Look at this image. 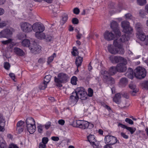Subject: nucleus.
I'll return each mask as SVG.
<instances>
[{"label": "nucleus", "mask_w": 148, "mask_h": 148, "mask_svg": "<svg viewBox=\"0 0 148 148\" xmlns=\"http://www.w3.org/2000/svg\"><path fill=\"white\" fill-rule=\"evenodd\" d=\"M110 27L112 29L116 36H119L121 32L119 29V25L117 22L113 21L110 24Z\"/></svg>", "instance_id": "9"}, {"label": "nucleus", "mask_w": 148, "mask_h": 148, "mask_svg": "<svg viewBox=\"0 0 148 148\" xmlns=\"http://www.w3.org/2000/svg\"><path fill=\"white\" fill-rule=\"evenodd\" d=\"M21 27L23 32L27 33L31 32L33 29V25L27 22L22 23L21 24Z\"/></svg>", "instance_id": "7"}, {"label": "nucleus", "mask_w": 148, "mask_h": 148, "mask_svg": "<svg viewBox=\"0 0 148 148\" xmlns=\"http://www.w3.org/2000/svg\"><path fill=\"white\" fill-rule=\"evenodd\" d=\"M21 43L22 45L24 47H29L31 46L29 45L30 44V42L29 40L28 39H25L24 40L22 41Z\"/></svg>", "instance_id": "32"}, {"label": "nucleus", "mask_w": 148, "mask_h": 148, "mask_svg": "<svg viewBox=\"0 0 148 148\" xmlns=\"http://www.w3.org/2000/svg\"><path fill=\"white\" fill-rule=\"evenodd\" d=\"M104 38L107 40H113L115 37V35L111 32L107 31L104 33Z\"/></svg>", "instance_id": "14"}, {"label": "nucleus", "mask_w": 148, "mask_h": 148, "mask_svg": "<svg viewBox=\"0 0 148 148\" xmlns=\"http://www.w3.org/2000/svg\"><path fill=\"white\" fill-rule=\"evenodd\" d=\"M83 121L80 120H77L74 121L73 123V126L80 128L81 125Z\"/></svg>", "instance_id": "27"}, {"label": "nucleus", "mask_w": 148, "mask_h": 148, "mask_svg": "<svg viewBox=\"0 0 148 148\" xmlns=\"http://www.w3.org/2000/svg\"><path fill=\"white\" fill-rule=\"evenodd\" d=\"M26 125H35V122L33 118L31 117H28L26 120Z\"/></svg>", "instance_id": "26"}, {"label": "nucleus", "mask_w": 148, "mask_h": 148, "mask_svg": "<svg viewBox=\"0 0 148 148\" xmlns=\"http://www.w3.org/2000/svg\"><path fill=\"white\" fill-rule=\"evenodd\" d=\"M45 62V59L44 58H40L38 60V62L40 63H43Z\"/></svg>", "instance_id": "64"}, {"label": "nucleus", "mask_w": 148, "mask_h": 148, "mask_svg": "<svg viewBox=\"0 0 148 148\" xmlns=\"http://www.w3.org/2000/svg\"><path fill=\"white\" fill-rule=\"evenodd\" d=\"M127 64V61H124V62L117 64L116 66L117 71L120 72H125L127 69L126 65Z\"/></svg>", "instance_id": "13"}, {"label": "nucleus", "mask_w": 148, "mask_h": 148, "mask_svg": "<svg viewBox=\"0 0 148 148\" xmlns=\"http://www.w3.org/2000/svg\"><path fill=\"white\" fill-rule=\"evenodd\" d=\"M69 78L68 75L64 73H59L57 77H54V81L56 83V85L58 87H61L62 86L61 83H66L67 82V79Z\"/></svg>", "instance_id": "2"}, {"label": "nucleus", "mask_w": 148, "mask_h": 148, "mask_svg": "<svg viewBox=\"0 0 148 148\" xmlns=\"http://www.w3.org/2000/svg\"><path fill=\"white\" fill-rule=\"evenodd\" d=\"M104 139L105 142L110 145L115 144L118 141L116 137L112 136H106Z\"/></svg>", "instance_id": "11"}, {"label": "nucleus", "mask_w": 148, "mask_h": 148, "mask_svg": "<svg viewBox=\"0 0 148 148\" xmlns=\"http://www.w3.org/2000/svg\"><path fill=\"white\" fill-rule=\"evenodd\" d=\"M93 127L94 125L93 124L90 123L87 121H83L80 128L85 129L89 128L90 129L92 128Z\"/></svg>", "instance_id": "15"}, {"label": "nucleus", "mask_w": 148, "mask_h": 148, "mask_svg": "<svg viewBox=\"0 0 148 148\" xmlns=\"http://www.w3.org/2000/svg\"><path fill=\"white\" fill-rule=\"evenodd\" d=\"M44 39H45L47 41L50 42L53 40V38L50 35H47Z\"/></svg>", "instance_id": "42"}, {"label": "nucleus", "mask_w": 148, "mask_h": 148, "mask_svg": "<svg viewBox=\"0 0 148 148\" xmlns=\"http://www.w3.org/2000/svg\"><path fill=\"white\" fill-rule=\"evenodd\" d=\"M107 48L108 51L114 55L116 54V47L114 45H108Z\"/></svg>", "instance_id": "19"}, {"label": "nucleus", "mask_w": 148, "mask_h": 148, "mask_svg": "<svg viewBox=\"0 0 148 148\" xmlns=\"http://www.w3.org/2000/svg\"><path fill=\"white\" fill-rule=\"evenodd\" d=\"M125 121L131 125H132L134 123L133 121L131 119L127 118L125 119Z\"/></svg>", "instance_id": "52"}, {"label": "nucleus", "mask_w": 148, "mask_h": 148, "mask_svg": "<svg viewBox=\"0 0 148 148\" xmlns=\"http://www.w3.org/2000/svg\"><path fill=\"white\" fill-rule=\"evenodd\" d=\"M93 90L91 88H89L88 90V94L87 95H88L90 97H91L93 95Z\"/></svg>", "instance_id": "47"}, {"label": "nucleus", "mask_w": 148, "mask_h": 148, "mask_svg": "<svg viewBox=\"0 0 148 148\" xmlns=\"http://www.w3.org/2000/svg\"><path fill=\"white\" fill-rule=\"evenodd\" d=\"M17 130L18 131L19 133H21L22 132L23 130V127H17L16 128Z\"/></svg>", "instance_id": "58"}, {"label": "nucleus", "mask_w": 148, "mask_h": 148, "mask_svg": "<svg viewBox=\"0 0 148 148\" xmlns=\"http://www.w3.org/2000/svg\"><path fill=\"white\" fill-rule=\"evenodd\" d=\"M118 126L119 127H120L122 128H124V129H126V128H127V127L126 125L123 124L122 123H119L118 125Z\"/></svg>", "instance_id": "59"}, {"label": "nucleus", "mask_w": 148, "mask_h": 148, "mask_svg": "<svg viewBox=\"0 0 148 148\" xmlns=\"http://www.w3.org/2000/svg\"><path fill=\"white\" fill-rule=\"evenodd\" d=\"M28 131L30 134H33L35 131L36 128L35 124L32 125H27L26 126Z\"/></svg>", "instance_id": "21"}, {"label": "nucleus", "mask_w": 148, "mask_h": 148, "mask_svg": "<svg viewBox=\"0 0 148 148\" xmlns=\"http://www.w3.org/2000/svg\"><path fill=\"white\" fill-rule=\"evenodd\" d=\"M117 40L116 39L113 42V45L116 47V54L123 55L125 53L123 45L118 42Z\"/></svg>", "instance_id": "6"}, {"label": "nucleus", "mask_w": 148, "mask_h": 148, "mask_svg": "<svg viewBox=\"0 0 148 148\" xmlns=\"http://www.w3.org/2000/svg\"><path fill=\"white\" fill-rule=\"evenodd\" d=\"M35 36L38 39H45L46 36L44 33H42V32H41L36 33Z\"/></svg>", "instance_id": "28"}, {"label": "nucleus", "mask_w": 148, "mask_h": 148, "mask_svg": "<svg viewBox=\"0 0 148 148\" xmlns=\"http://www.w3.org/2000/svg\"><path fill=\"white\" fill-rule=\"evenodd\" d=\"M101 73L103 75L104 80L108 84H112L114 83V80L110 76L109 71L108 72L104 70H102L101 71Z\"/></svg>", "instance_id": "4"}, {"label": "nucleus", "mask_w": 148, "mask_h": 148, "mask_svg": "<svg viewBox=\"0 0 148 148\" xmlns=\"http://www.w3.org/2000/svg\"><path fill=\"white\" fill-rule=\"evenodd\" d=\"M14 51L17 55L20 56H23L24 54V53L23 50L17 47L14 48Z\"/></svg>", "instance_id": "23"}, {"label": "nucleus", "mask_w": 148, "mask_h": 148, "mask_svg": "<svg viewBox=\"0 0 148 148\" xmlns=\"http://www.w3.org/2000/svg\"><path fill=\"white\" fill-rule=\"evenodd\" d=\"M121 136L125 139H127L128 138V136L123 132L121 133Z\"/></svg>", "instance_id": "62"}, {"label": "nucleus", "mask_w": 148, "mask_h": 148, "mask_svg": "<svg viewBox=\"0 0 148 148\" xmlns=\"http://www.w3.org/2000/svg\"><path fill=\"white\" fill-rule=\"evenodd\" d=\"M53 8V11L54 13H56L58 11V9L59 8V6L56 4H55L54 5L51 6Z\"/></svg>", "instance_id": "37"}, {"label": "nucleus", "mask_w": 148, "mask_h": 148, "mask_svg": "<svg viewBox=\"0 0 148 148\" xmlns=\"http://www.w3.org/2000/svg\"><path fill=\"white\" fill-rule=\"evenodd\" d=\"M127 83V80L125 77L121 78L119 82V85L122 86H125Z\"/></svg>", "instance_id": "30"}, {"label": "nucleus", "mask_w": 148, "mask_h": 148, "mask_svg": "<svg viewBox=\"0 0 148 148\" xmlns=\"http://www.w3.org/2000/svg\"><path fill=\"white\" fill-rule=\"evenodd\" d=\"M56 57V54L54 53H53L52 56H51L50 57H49L48 58L47 61V63L48 64H50L53 60L54 58Z\"/></svg>", "instance_id": "33"}, {"label": "nucleus", "mask_w": 148, "mask_h": 148, "mask_svg": "<svg viewBox=\"0 0 148 148\" xmlns=\"http://www.w3.org/2000/svg\"><path fill=\"white\" fill-rule=\"evenodd\" d=\"M137 2L138 4L140 5H143L146 3V0H137Z\"/></svg>", "instance_id": "44"}, {"label": "nucleus", "mask_w": 148, "mask_h": 148, "mask_svg": "<svg viewBox=\"0 0 148 148\" xmlns=\"http://www.w3.org/2000/svg\"><path fill=\"white\" fill-rule=\"evenodd\" d=\"M33 28V29L36 33L43 32L45 30V27L43 24L37 23L34 24Z\"/></svg>", "instance_id": "10"}, {"label": "nucleus", "mask_w": 148, "mask_h": 148, "mask_svg": "<svg viewBox=\"0 0 148 148\" xmlns=\"http://www.w3.org/2000/svg\"><path fill=\"white\" fill-rule=\"evenodd\" d=\"M10 65L9 63L5 62L4 64V67L6 70H8L10 68Z\"/></svg>", "instance_id": "45"}, {"label": "nucleus", "mask_w": 148, "mask_h": 148, "mask_svg": "<svg viewBox=\"0 0 148 148\" xmlns=\"http://www.w3.org/2000/svg\"><path fill=\"white\" fill-rule=\"evenodd\" d=\"M109 74L110 75H112L115 74L117 71L116 67H111L109 70Z\"/></svg>", "instance_id": "31"}, {"label": "nucleus", "mask_w": 148, "mask_h": 148, "mask_svg": "<svg viewBox=\"0 0 148 148\" xmlns=\"http://www.w3.org/2000/svg\"><path fill=\"white\" fill-rule=\"evenodd\" d=\"M29 49L32 53L36 54L40 53L41 51L40 46L34 42L32 45L29 47Z\"/></svg>", "instance_id": "12"}, {"label": "nucleus", "mask_w": 148, "mask_h": 148, "mask_svg": "<svg viewBox=\"0 0 148 148\" xmlns=\"http://www.w3.org/2000/svg\"><path fill=\"white\" fill-rule=\"evenodd\" d=\"M87 95L86 91L83 87L76 88L75 91L71 94L69 100L72 102L77 101L79 99L82 100L87 99Z\"/></svg>", "instance_id": "1"}, {"label": "nucleus", "mask_w": 148, "mask_h": 148, "mask_svg": "<svg viewBox=\"0 0 148 148\" xmlns=\"http://www.w3.org/2000/svg\"><path fill=\"white\" fill-rule=\"evenodd\" d=\"M87 138L88 141L91 143V144L94 147H95L94 146H96V145L95 143V136L93 135H90Z\"/></svg>", "instance_id": "22"}, {"label": "nucleus", "mask_w": 148, "mask_h": 148, "mask_svg": "<svg viewBox=\"0 0 148 148\" xmlns=\"http://www.w3.org/2000/svg\"><path fill=\"white\" fill-rule=\"evenodd\" d=\"M46 129L48 130L51 126V123L50 122H48L45 125H44Z\"/></svg>", "instance_id": "49"}, {"label": "nucleus", "mask_w": 148, "mask_h": 148, "mask_svg": "<svg viewBox=\"0 0 148 148\" xmlns=\"http://www.w3.org/2000/svg\"><path fill=\"white\" fill-rule=\"evenodd\" d=\"M68 19V16L66 14L62 16V19L60 21V23L62 25H63L67 21Z\"/></svg>", "instance_id": "35"}, {"label": "nucleus", "mask_w": 148, "mask_h": 148, "mask_svg": "<svg viewBox=\"0 0 148 148\" xmlns=\"http://www.w3.org/2000/svg\"><path fill=\"white\" fill-rule=\"evenodd\" d=\"M44 127V125L41 124L37 126L38 130V132L40 134L43 132V129Z\"/></svg>", "instance_id": "40"}, {"label": "nucleus", "mask_w": 148, "mask_h": 148, "mask_svg": "<svg viewBox=\"0 0 148 148\" xmlns=\"http://www.w3.org/2000/svg\"><path fill=\"white\" fill-rule=\"evenodd\" d=\"M121 34H120V36H116L115 35L116 37L115 40H116V39H117V41L119 42L118 41L121 42H125L126 41H127L129 39V37L128 36H126L125 34H123L122 36L120 37L119 39L118 40V37H120V36Z\"/></svg>", "instance_id": "17"}, {"label": "nucleus", "mask_w": 148, "mask_h": 148, "mask_svg": "<svg viewBox=\"0 0 148 148\" xmlns=\"http://www.w3.org/2000/svg\"><path fill=\"white\" fill-rule=\"evenodd\" d=\"M80 11L79 9L77 8H75L73 10V13L76 14H78L79 12Z\"/></svg>", "instance_id": "54"}, {"label": "nucleus", "mask_w": 148, "mask_h": 148, "mask_svg": "<svg viewBox=\"0 0 148 148\" xmlns=\"http://www.w3.org/2000/svg\"><path fill=\"white\" fill-rule=\"evenodd\" d=\"M143 86L144 88L148 89V81H144L143 83Z\"/></svg>", "instance_id": "50"}, {"label": "nucleus", "mask_w": 148, "mask_h": 148, "mask_svg": "<svg viewBox=\"0 0 148 148\" xmlns=\"http://www.w3.org/2000/svg\"><path fill=\"white\" fill-rule=\"evenodd\" d=\"M121 27L123 28V31L124 33L128 34H132V28L130 26V23L127 21H124L121 23Z\"/></svg>", "instance_id": "5"}, {"label": "nucleus", "mask_w": 148, "mask_h": 148, "mask_svg": "<svg viewBox=\"0 0 148 148\" xmlns=\"http://www.w3.org/2000/svg\"><path fill=\"white\" fill-rule=\"evenodd\" d=\"M49 139L47 137H44L42 139V143H43L46 144L48 143Z\"/></svg>", "instance_id": "48"}, {"label": "nucleus", "mask_w": 148, "mask_h": 148, "mask_svg": "<svg viewBox=\"0 0 148 148\" xmlns=\"http://www.w3.org/2000/svg\"><path fill=\"white\" fill-rule=\"evenodd\" d=\"M24 123V122L21 121H20L18 122L17 124V127H21L22 125Z\"/></svg>", "instance_id": "53"}, {"label": "nucleus", "mask_w": 148, "mask_h": 148, "mask_svg": "<svg viewBox=\"0 0 148 148\" xmlns=\"http://www.w3.org/2000/svg\"><path fill=\"white\" fill-rule=\"evenodd\" d=\"M75 30H77V29H75ZM77 31V34L76 36V37L77 39H79L81 38V37L82 36V34L79 33V31Z\"/></svg>", "instance_id": "61"}, {"label": "nucleus", "mask_w": 148, "mask_h": 148, "mask_svg": "<svg viewBox=\"0 0 148 148\" xmlns=\"http://www.w3.org/2000/svg\"><path fill=\"white\" fill-rule=\"evenodd\" d=\"M133 70L129 68L125 73V76L132 79L133 77Z\"/></svg>", "instance_id": "24"}, {"label": "nucleus", "mask_w": 148, "mask_h": 148, "mask_svg": "<svg viewBox=\"0 0 148 148\" xmlns=\"http://www.w3.org/2000/svg\"><path fill=\"white\" fill-rule=\"evenodd\" d=\"M126 129L130 131L131 134H133L136 130L135 127H127Z\"/></svg>", "instance_id": "41"}, {"label": "nucleus", "mask_w": 148, "mask_h": 148, "mask_svg": "<svg viewBox=\"0 0 148 148\" xmlns=\"http://www.w3.org/2000/svg\"><path fill=\"white\" fill-rule=\"evenodd\" d=\"M121 94L120 93H118L115 94L113 98V101L117 104H119L121 102Z\"/></svg>", "instance_id": "20"}, {"label": "nucleus", "mask_w": 148, "mask_h": 148, "mask_svg": "<svg viewBox=\"0 0 148 148\" xmlns=\"http://www.w3.org/2000/svg\"><path fill=\"white\" fill-rule=\"evenodd\" d=\"M48 84L45 82L44 81L42 83H41L39 85V88L40 90H45L47 87V84Z\"/></svg>", "instance_id": "34"}, {"label": "nucleus", "mask_w": 148, "mask_h": 148, "mask_svg": "<svg viewBox=\"0 0 148 148\" xmlns=\"http://www.w3.org/2000/svg\"><path fill=\"white\" fill-rule=\"evenodd\" d=\"M51 76L50 75H46L45 77L44 81L45 82L48 84L50 81L51 79Z\"/></svg>", "instance_id": "39"}, {"label": "nucleus", "mask_w": 148, "mask_h": 148, "mask_svg": "<svg viewBox=\"0 0 148 148\" xmlns=\"http://www.w3.org/2000/svg\"><path fill=\"white\" fill-rule=\"evenodd\" d=\"M137 37L141 40L143 41L146 39V37L144 33L137 35Z\"/></svg>", "instance_id": "38"}, {"label": "nucleus", "mask_w": 148, "mask_h": 148, "mask_svg": "<svg viewBox=\"0 0 148 148\" xmlns=\"http://www.w3.org/2000/svg\"><path fill=\"white\" fill-rule=\"evenodd\" d=\"M146 73V70L144 68L140 66L136 68L134 71L135 76L140 79L144 78Z\"/></svg>", "instance_id": "3"}, {"label": "nucleus", "mask_w": 148, "mask_h": 148, "mask_svg": "<svg viewBox=\"0 0 148 148\" xmlns=\"http://www.w3.org/2000/svg\"><path fill=\"white\" fill-rule=\"evenodd\" d=\"M112 59L116 63H122L124 61H127L124 58L120 56H115Z\"/></svg>", "instance_id": "18"}, {"label": "nucleus", "mask_w": 148, "mask_h": 148, "mask_svg": "<svg viewBox=\"0 0 148 148\" xmlns=\"http://www.w3.org/2000/svg\"><path fill=\"white\" fill-rule=\"evenodd\" d=\"M82 61V57L78 56L76 58L75 61V64L77 68L81 65Z\"/></svg>", "instance_id": "29"}, {"label": "nucleus", "mask_w": 148, "mask_h": 148, "mask_svg": "<svg viewBox=\"0 0 148 148\" xmlns=\"http://www.w3.org/2000/svg\"><path fill=\"white\" fill-rule=\"evenodd\" d=\"M126 18L127 19H131L132 18V15L131 14L128 13L125 15Z\"/></svg>", "instance_id": "57"}, {"label": "nucleus", "mask_w": 148, "mask_h": 148, "mask_svg": "<svg viewBox=\"0 0 148 148\" xmlns=\"http://www.w3.org/2000/svg\"><path fill=\"white\" fill-rule=\"evenodd\" d=\"M72 22L74 24H77L79 23L78 19L76 18H74L72 19Z\"/></svg>", "instance_id": "51"}, {"label": "nucleus", "mask_w": 148, "mask_h": 148, "mask_svg": "<svg viewBox=\"0 0 148 148\" xmlns=\"http://www.w3.org/2000/svg\"><path fill=\"white\" fill-rule=\"evenodd\" d=\"M46 147V144L40 143L39 145V148H45Z\"/></svg>", "instance_id": "56"}, {"label": "nucleus", "mask_w": 148, "mask_h": 148, "mask_svg": "<svg viewBox=\"0 0 148 148\" xmlns=\"http://www.w3.org/2000/svg\"><path fill=\"white\" fill-rule=\"evenodd\" d=\"M51 139L54 141H58L59 139L58 137L56 136H52L51 137Z\"/></svg>", "instance_id": "63"}, {"label": "nucleus", "mask_w": 148, "mask_h": 148, "mask_svg": "<svg viewBox=\"0 0 148 148\" xmlns=\"http://www.w3.org/2000/svg\"><path fill=\"white\" fill-rule=\"evenodd\" d=\"M77 78L75 76H73L71 78V82L73 85H76L77 84Z\"/></svg>", "instance_id": "36"}, {"label": "nucleus", "mask_w": 148, "mask_h": 148, "mask_svg": "<svg viewBox=\"0 0 148 148\" xmlns=\"http://www.w3.org/2000/svg\"><path fill=\"white\" fill-rule=\"evenodd\" d=\"M12 31L8 29H5L0 32V38L8 39L12 37Z\"/></svg>", "instance_id": "8"}, {"label": "nucleus", "mask_w": 148, "mask_h": 148, "mask_svg": "<svg viewBox=\"0 0 148 148\" xmlns=\"http://www.w3.org/2000/svg\"><path fill=\"white\" fill-rule=\"evenodd\" d=\"M137 35L144 33L143 32V27L140 23H137L136 25Z\"/></svg>", "instance_id": "16"}, {"label": "nucleus", "mask_w": 148, "mask_h": 148, "mask_svg": "<svg viewBox=\"0 0 148 148\" xmlns=\"http://www.w3.org/2000/svg\"><path fill=\"white\" fill-rule=\"evenodd\" d=\"M11 78L13 80H14L15 79V74L12 73H10L9 74Z\"/></svg>", "instance_id": "60"}, {"label": "nucleus", "mask_w": 148, "mask_h": 148, "mask_svg": "<svg viewBox=\"0 0 148 148\" xmlns=\"http://www.w3.org/2000/svg\"><path fill=\"white\" fill-rule=\"evenodd\" d=\"M139 14L140 16L143 18L146 17V15L147 14L143 10H140V11Z\"/></svg>", "instance_id": "43"}, {"label": "nucleus", "mask_w": 148, "mask_h": 148, "mask_svg": "<svg viewBox=\"0 0 148 148\" xmlns=\"http://www.w3.org/2000/svg\"><path fill=\"white\" fill-rule=\"evenodd\" d=\"M26 35L23 34H19L18 36V38L19 39L21 40L25 37H26Z\"/></svg>", "instance_id": "55"}, {"label": "nucleus", "mask_w": 148, "mask_h": 148, "mask_svg": "<svg viewBox=\"0 0 148 148\" xmlns=\"http://www.w3.org/2000/svg\"><path fill=\"white\" fill-rule=\"evenodd\" d=\"M12 41V39L11 38H9L5 41H2L1 42L2 43L3 45H7L8 44L10 43Z\"/></svg>", "instance_id": "46"}, {"label": "nucleus", "mask_w": 148, "mask_h": 148, "mask_svg": "<svg viewBox=\"0 0 148 148\" xmlns=\"http://www.w3.org/2000/svg\"><path fill=\"white\" fill-rule=\"evenodd\" d=\"M129 87L132 90V91H130L132 95L133 96H134L135 94L137 92V89L136 88V86L131 83L129 84Z\"/></svg>", "instance_id": "25"}]
</instances>
